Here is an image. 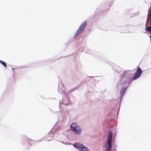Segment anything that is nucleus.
I'll return each mask as SVG.
<instances>
[{
	"mask_svg": "<svg viewBox=\"0 0 151 151\" xmlns=\"http://www.w3.org/2000/svg\"><path fill=\"white\" fill-rule=\"evenodd\" d=\"M71 129L76 134H80L81 132L80 127L76 124L73 123L70 126Z\"/></svg>",
	"mask_w": 151,
	"mask_h": 151,
	"instance_id": "2",
	"label": "nucleus"
},
{
	"mask_svg": "<svg viewBox=\"0 0 151 151\" xmlns=\"http://www.w3.org/2000/svg\"><path fill=\"white\" fill-rule=\"evenodd\" d=\"M0 63L4 67L6 68H7L6 65L4 61L0 60Z\"/></svg>",
	"mask_w": 151,
	"mask_h": 151,
	"instance_id": "9",
	"label": "nucleus"
},
{
	"mask_svg": "<svg viewBox=\"0 0 151 151\" xmlns=\"http://www.w3.org/2000/svg\"><path fill=\"white\" fill-rule=\"evenodd\" d=\"M126 88L124 87H123L122 88L121 91H120V94L122 96L123 95L124 93V92L126 90Z\"/></svg>",
	"mask_w": 151,
	"mask_h": 151,
	"instance_id": "8",
	"label": "nucleus"
},
{
	"mask_svg": "<svg viewBox=\"0 0 151 151\" xmlns=\"http://www.w3.org/2000/svg\"><path fill=\"white\" fill-rule=\"evenodd\" d=\"M112 132L111 131H110L109 133L107 141L106 142L105 145V148L106 151H110L112 147Z\"/></svg>",
	"mask_w": 151,
	"mask_h": 151,
	"instance_id": "1",
	"label": "nucleus"
},
{
	"mask_svg": "<svg viewBox=\"0 0 151 151\" xmlns=\"http://www.w3.org/2000/svg\"><path fill=\"white\" fill-rule=\"evenodd\" d=\"M151 19V9H149L148 12V14L147 16V22L149 20Z\"/></svg>",
	"mask_w": 151,
	"mask_h": 151,
	"instance_id": "6",
	"label": "nucleus"
},
{
	"mask_svg": "<svg viewBox=\"0 0 151 151\" xmlns=\"http://www.w3.org/2000/svg\"><path fill=\"white\" fill-rule=\"evenodd\" d=\"M87 22L86 21H84L83 23L81 24L76 32V34L77 35H78L83 32L85 27L87 25Z\"/></svg>",
	"mask_w": 151,
	"mask_h": 151,
	"instance_id": "4",
	"label": "nucleus"
},
{
	"mask_svg": "<svg viewBox=\"0 0 151 151\" xmlns=\"http://www.w3.org/2000/svg\"><path fill=\"white\" fill-rule=\"evenodd\" d=\"M146 30L147 31L149 32H151V35L150 36V40L151 41V24L150 25V26L147 27L146 28Z\"/></svg>",
	"mask_w": 151,
	"mask_h": 151,
	"instance_id": "7",
	"label": "nucleus"
},
{
	"mask_svg": "<svg viewBox=\"0 0 151 151\" xmlns=\"http://www.w3.org/2000/svg\"><path fill=\"white\" fill-rule=\"evenodd\" d=\"M149 20H150V25H151V19H150Z\"/></svg>",
	"mask_w": 151,
	"mask_h": 151,
	"instance_id": "10",
	"label": "nucleus"
},
{
	"mask_svg": "<svg viewBox=\"0 0 151 151\" xmlns=\"http://www.w3.org/2000/svg\"><path fill=\"white\" fill-rule=\"evenodd\" d=\"M73 146L75 148L79 149L80 151H89L88 149L87 148L80 143H74Z\"/></svg>",
	"mask_w": 151,
	"mask_h": 151,
	"instance_id": "3",
	"label": "nucleus"
},
{
	"mask_svg": "<svg viewBox=\"0 0 151 151\" xmlns=\"http://www.w3.org/2000/svg\"><path fill=\"white\" fill-rule=\"evenodd\" d=\"M142 72L141 68L140 67H138L132 79L134 80L138 78L141 74Z\"/></svg>",
	"mask_w": 151,
	"mask_h": 151,
	"instance_id": "5",
	"label": "nucleus"
}]
</instances>
